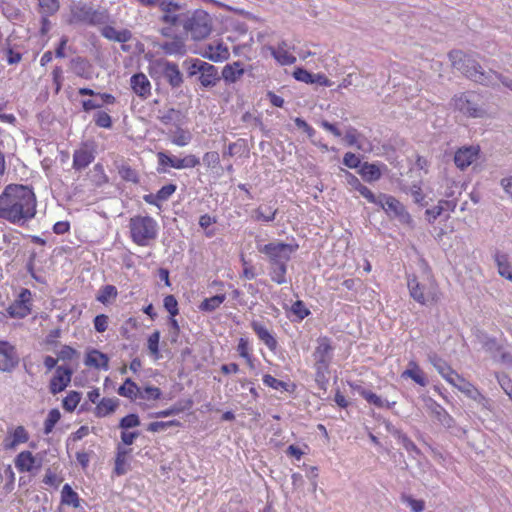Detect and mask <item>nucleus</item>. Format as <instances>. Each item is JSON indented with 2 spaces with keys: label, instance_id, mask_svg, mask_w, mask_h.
Segmentation results:
<instances>
[{
  "label": "nucleus",
  "instance_id": "obj_1",
  "mask_svg": "<svg viewBox=\"0 0 512 512\" xmlns=\"http://www.w3.org/2000/svg\"><path fill=\"white\" fill-rule=\"evenodd\" d=\"M36 214V197L31 188L10 184L0 194V219L12 224L24 223Z\"/></svg>",
  "mask_w": 512,
  "mask_h": 512
},
{
  "label": "nucleus",
  "instance_id": "obj_2",
  "mask_svg": "<svg viewBox=\"0 0 512 512\" xmlns=\"http://www.w3.org/2000/svg\"><path fill=\"white\" fill-rule=\"evenodd\" d=\"M131 241L137 246H149L158 236L157 221L149 215H135L129 219Z\"/></svg>",
  "mask_w": 512,
  "mask_h": 512
},
{
  "label": "nucleus",
  "instance_id": "obj_3",
  "mask_svg": "<svg viewBox=\"0 0 512 512\" xmlns=\"http://www.w3.org/2000/svg\"><path fill=\"white\" fill-rule=\"evenodd\" d=\"M407 286L410 296L421 305L437 304L441 298V291L436 280L429 276L419 281L416 276H409Z\"/></svg>",
  "mask_w": 512,
  "mask_h": 512
},
{
  "label": "nucleus",
  "instance_id": "obj_4",
  "mask_svg": "<svg viewBox=\"0 0 512 512\" xmlns=\"http://www.w3.org/2000/svg\"><path fill=\"white\" fill-rule=\"evenodd\" d=\"M334 346L327 336H321L317 339V346L313 352L315 380L323 387L327 382L329 367L333 358Z\"/></svg>",
  "mask_w": 512,
  "mask_h": 512
},
{
  "label": "nucleus",
  "instance_id": "obj_5",
  "mask_svg": "<svg viewBox=\"0 0 512 512\" xmlns=\"http://www.w3.org/2000/svg\"><path fill=\"white\" fill-rule=\"evenodd\" d=\"M449 59L452 65L461 71L467 78L474 82L486 85L490 80V75L483 71L482 67L472 58L462 51L455 50L449 53Z\"/></svg>",
  "mask_w": 512,
  "mask_h": 512
},
{
  "label": "nucleus",
  "instance_id": "obj_6",
  "mask_svg": "<svg viewBox=\"0 0 512 512\" xmlns=\"http://www.w3.org/2000/svg\"><path fill=\"white\" fill-rule=\"evenodd\" d=\"M455 110L472 118H480L485 115L484 102L480 94L470 91L455 95L452 98Z\"/></svg>",
  "mask_w": 512,
  "mask_h": 512
},
{
  "label": "nucleus",
  "instance_id": "obj_7",
  "mask_svg": "<svg viewBox=\"0 0 512 512\" xmlns=\"http://www.w3.org/2000/svg\"><path fill=\"white\" fill-rule=\"evenodd\" d=\"M160 10L162 12L161 22L165 24L161 31L163 36L170 37L175 28L184 26L187 15L181 11V6L178 3L165 0L161 3Z\"/></svg>",
  "mask_w": 512,
  "mask_h": 512
},
{
  "label": "nucleus",
  "instance_id": "obj_8",
  "mask_svg": "<svg viewBox=\"0 0 512 512\" xmlns=\"http://www.w3.org/2000/svg\"><path fill=\"white\" fill-rule=\"evenodd\" d=\"M183 27L194 40H202L212 31V19L206 11L196 10L190 17H186Z\"/></svg>",
  "mask_w": 512,
  "mask_h": 512
},
{
  "label": "nucleus",
  "instance_id": "obj_9",
  "mask_svg": "<svg viewBox=\"0 0 512 512\" xmlns=\"http://www.w3.org/2000/svg\"><path fill=\"white\" fill-rule=\"evenodd\" d=\"M298 249L297 244L271 242L259 248V252L265 254L271 264L287 263L291 255Z\"/></svg>",
  "mask_w": 512,
  "mask_h": 512
},
{
  "label": "nucleus",
  "instance_id": "obj_10",
  "mask_svg": "<svg viewBox=\"0 0 512 512\" xmlns=\"http://www.w3.org/2000/svg\"><path fill=\"white\" fill-rule=\"evenodd\" d=\"M104 20L105 17L102 12L86 5H79L71 8L68 23L71 25L86 24L95 26L103 23Z\"/></svg>",
  "mask_w": 512,
  "mask_h": 512
},
{
  "label": "nucleus",
  "instance_id": "obj_11",
  "mask_svg": "<svg viewBox=\"0 0 512 512\" xmlns=\"http://www.w3.org/2000/svg\"><path fill=\"white\" fill-rule=\"evenodd\" d=\"M32 293L29 289L23 288L17 298L6 309L11 318L23 319L32 311Z\"/></svg>",
  "mask_w": 512,
  "mask_h": 512
},
{
  "label": "nucleus",
  "instance_id": "obj_12",
  "mask_svg": "<svg viewBox=\"0 0 512 512\" xmlns=\"http://www.w3.org/2000/svg\"><path fill=\"white\" fill-rule=\"evenodd\" d=\"M158 164L164 168L171 167L174 169L195 168L200 164L199 158L194 154H188L183 158L169 156L165 152L157 153Z\"/></svg>",
  "mask_w": 512,
  "mask_h": 512
},
{
  "label": "nucleus",
  "instance_id": "obj_13",
  "mask_svg": "<svg viewBox=\"0 0 512 512\" xmlns=\"http://www.w3.org/2000/svg\"><path fill=\"white\" fill-rule=\"evenodd\" d=\"M95 159V145L93 142H83L73 153L72 167L81 171L88 167Z\"/></svg>",
  "mask_w": 512,
  "mask_h": 512
},
{
  "label": "nucleus",
  "instance_id": "obj_14",
  "mask_svg": "<svg viewBox=\"0 0 512 512\" xmlns=\"http://www.w3.org/2000/svg\"><path fill=\"white\" fill-rule=\"evenodd\" d=\"M73 370L66 366H57L55 373L49 382V391L56 395L64 391L70 384Z\"/></svg>",
  "mask_w": 512,
  "mask_h": 512
},
{
  "label": "nucleus",
  "instance_id": "obj_15",
  "mask_svg": "<svg viewBox=\"0 0 512 512\" xmlns=\"http://www.w3.org/2000/svg\"><path fill=\"white\" fill-rule=\"evenodd\" d=\"M14 465L19 473H33L41 468L42 461L31 451L24 450L16 455Z\"/></svg>",
  "mask_w": 512,
  "mask_h": 512
},
{
  "label": "nucleus",
  "instance_id": "obj_16",
  "mask_svg": "<svg viewBox=\"0 0 512 512\" xmlns=\"http://www.w3.org/2000/svg\"><path fill=\"white\" fill-rule=\"evenodd\" d=\"M19 363V356L14 345L0 341V371L10 372Z\"/></svg>",
  "mask_w": 512,
  "mask_h": 512
},
{
  "label": "nucleus",
  "instance_id": "obj_17",
  "mask_svg": "<svg viewBox=\"0 0 512 512\" xmlns=\"http://www.w3.org/2000/svg\"><path fill=\"white\" fill-rule=\"evenodd\" d=\"M30 435L27 429L22 426L8 428L7 435L4 438L3 446L6 450H13L21 444L29 441Z\"/></svg>",
  "mask_w": 512,
  "mask_h": 512
},
{
  "label": "nucleus",
  "instance_id": "obj_18",
  "mask_svg": "<svg viewBox=\"0 0 512 512\" xmlns=\"http://www.w3.org/2000/svg\"><path fill=\"white\" fill-rule=\"evenodd\" d=\"M430 361L438 373L453 387H456L460 380H462L463 376L452 369V367L443 359L433 356L430 358Z\"/></svg>",
  "mask_w": 512,
  "mask_h": 512
},
{
  "label": "nucleus",
  "instance_id": "obj_19",
  "mask_svg": "<svg viewBox=\"0 0 512 512\" xmlns=\"http://www.w3.org/2000/svg\"><path fill=\"white\" fill-rule=\"evenodd\" d=\"M456 207H457V200H455V199L440 200L437 203V205H435L434 207L426 209V211H425L426 220L430 224H433L438 217L444 215L445 213H447L445 215V217L448 218L449 214L451 212H454Z\"/></svg>",
  "mask_w": 512,
  "mask_h": 512
},
{
  "label": "nucleus",
  "instance_id": "obj_20",
  "mask_svg": "<svg viewBox=\"0 0 512 512\" xmlns=\"http://www.w3.org/2000/svg\"><path fill=\"white\" fill-rule=\"evenodd\" d=\"M380 207L386 212V213H392L394 216L397 217H407L408 219H411L409 213L406 211L404 205L395 197L391 195H385L381 194L379 196V203Z\"/></svg>",
  "mask_w": 512,
  "mask_h": 512
},
{
  "label": "nucleus",
  "instance_id": "obj_21",
  "mask_svg": "<svg viewBox=\"0 0 512 512\" xmlns=\"http://www.w3.org/2000/svg\"><path fill=\"white\" fill-rule=\"evenodd\" d=\"M236 352L240 358L245 361L249 370L256 369L257 358L254 355V350L251 341L247 337H240L236 346Z\"/></svg>",
  "mask_w": 512,
  "mask_h": 512
},
{
  "label": "nucleus",
  "instance_id": "obj_22",
  "mask_svg": "<svg viewBox=\"0 0 512 512\" xmlns=\"http://www.w3.org/2000/svg\"><path fill=\"white\" fill-rule=\"evenodd\" d=\"M202 56L213 62H223L229 58L230 52L223 42L214 41L205 47Z\"/></svg>",
  "mask_w": 512,
  "mask_h": 512
},
{
  "label": "nucleus",
  "instance_id": "obj_23",
  "mask_svg": "<svg viewBox=\"0 0 512 512\" xmlns=\"http://www.w3.org/2000/svg\"><path fill=\"white\" fill-rule=\"evenodd\" d=\"M130 86L133 92L142 99H147L151 96V83L142 72L136 73L131 77Z\"/></svg>",
  "mask_w": 512,
  "mask_h": 512
},
{
  "label": "nucleus",
  "instance_id": "obj_24",
  "mask_svg": "<svg viewBox=\"0 0 512 512\" xmlns=\"http://www.w3.org/2000/svg\"><path fill=\"white\" fill-rule=\"evenodd\" d=\"M479 147H462L459 148L454 155L455 165L460 169L470 166L478 157Z\"/></svg>",
  "mask_w": 512,
  "mask_h": 512
},
{
  "label": "nucleus",
  "instance_id": "obj_25",
  "mask_svg": "<svg viewBox=\"0 0 512 512\" xmlns=\"http://www.w3.org/2000/svg\"><path fill=\"white\" fill-rule=\"evenodd\" d=\"M250 325L258 339L262 341L270 351L275 352L278 347V341L267 327L256 320L252 321Z\"/></svg>",
  "mask_w": 512,
  "mask_h": 512
},
{
  "label": "nucleus",
  "instance_id": "obj_26",
  "mask_svg": "<svg viewBox=\"0 0 512 512\" xmlns=\"http://www.w3.org/2000/svg\"><path fill=\"white\" fill-rule=\"evenodd\" d=\"M162 391L160 388L152 385L140 387L137 399L139 404L146 408L153 407L154 402L162 398Z\"/></svg>",
  "mask_w": 512,
  "mask_h": 512
},
{
  "label": "nucleus",
  "instance_id": "obj_27",
  "mask_svg": "<svg viewBox=\"0 0 512 512\" xmlns=\"http://www.w3.org/2000/svg\"><path fill=\"white\" fill-rule=\"evenodd\" d=\"M199 81L204 87H212L220 80L217 68L209 63H198Z\"/></svg>",
  "mask_w": 512,
  "mask_h": 512
},
{
  "label": "nucleus",
  "instance_id": "obj_28",
  "mask_svg": "<svg viewBox=\"0 0 512 512\" xmlns=\"http://www.w3.org/2000/svg\"><path fill=\"white\" fill-rule=\"evenodd\" d=\"M132 453L131 448H126L121 444L117 445L116 448V456H115V465H114V473L118 476L124 475L129 470V459Z\"/></svg>",
  "mask_w": 512,
  "mask_h": 512
},
{
  "label": "nucleus",
  "instance_id": "obj_29",
  "mask_svg": "<svg viewBox=\"0 0 512 512\" xmlns=\"http://www.w3.org/2000/svg\"><path fill=\"white\" fill-rule=\"evenodd\" d=\"M272 56L282 66L292 65L296 62V57L290 52L286 42H281L277 47H270Z\"/></svg>",
  "mask_w": 512,
  "mask_h": 512
},
{
  "label": "nucleus",
  "instance_id": "obj_30",
  "mask_svg": "<svg viewBox=\"0 0 512 512\" xmlns=\"http://www.w3.org/2000/svg\"><path fill=\"white\" fill-rule=\"evenodd\" d=\"M84 363L88 367L108 370L109 357L97 349H91L86 353Z\"/></svg>",
  "mask_w": 512,
  "mask_h": 512
},
{
  "label": "nucleus",
  "instance_id": "obj_31",
  "mask_svg": "<svg viewBox=\"0 0 512 512\" xmlns=\"http://www.w3.org/2000/svg\"><path fill=\"white\" fill-rule=\"evenodd\" d=\"M159 64L163 68V74L168 83L172 87H179L183 82V78L178 65L168 61H161Z\"/></svg>",
  "mask_w": 512,
  "mask_h": 512
},
{
  "label": "nucleus",
  "instance_id": "obj_32",
  "mask_svg": "<svg viewBox=\"0 0 512 512\" xmlns=\"http://www.w3.org/2000/svg\"><path fill=\"white\" fill-rule=\"evenodd\" d=\"M401 377L402 378H410L416 384L423 386V387L426 386L428 383L424 371L420 368L418 363L414 360H411L408 363V368L402 372Z\"/></svg>",
  "mask_w": 512,
  "mask_h": 512
},
{
  "label": "nucleus",
  "instance_id": "obj_33",
  "mask_svg": "<svg viewBox=\"0 0 512 512\" xmlns=\"http://www.w3.org/2000/svg\"><path fill=\"white\" fill-rule=\"evenodd\" d=\"M101 34L106 39L119 43H126L132 38V33L128 29L117 30L110 25L103 27Z\"/></svg>",
  "mask_w": 512,
  "mask_h": 512
},
{
  "label": "nucleus",
  "instance_id": "obj_34",
  "mask_svg": "<svg viewBox=\"0 0 512 512\" xmlns=\"http://www.w3.org/2000/svg\"><path fill=\"white\" fill-rule=\"evenodd\" d=\"M119 405L118 399L102 398L94 409V414L98 418H103L114 413Z\"/></svg>",
  "mask_w": 512,
  "mask_h": 512
},
{
  "label": "nucleus",
  "instance_id": "obj_35",
  "mask_svg": "<svg viewBox=\"0 0 512 512\" xmlns=\"http://www.w3.org/2000/svg\"><path fill=\"white\" fill-rule=\"evenodd\" d=\"M244 74V69L239 61L227 64L222 70V78L228 83H235Z\"/></svg>",
  "mask_w": 512,
  "mask_h": 512
},
{
  "label": "nucleus",
  "instance_id": "obj_36",
  "mask_svg": "<svg viewBox=\"0 0 512 512\" xmlns=\"http://www.w3.org/2000/svg\"><path fill=\"white\" fill-rule=\"evenodd\" d=\"M191 406H192V401L188 400L186 402V405L174 404V405L170 406L167 409L150 413L148 415V417L149 418H166V417H169V416L178 415V414L184 412L185 410L191 408Z\"/></svg>",
  "mask_w": 512,
  "mask_h": 512
},
{
  "label": "nucleus",
  "instance_id": "obj_37",
  "mask_svg": "<svg viewBox=\"0 0 512 512\" xmlns=\"http://www.w3.org/2000/svg\"><path fill=\"white\" fill-rule=\"evenodd\" d=\"M359 174L367 182H374L381 178V169L377 164L365 162L362 164Z\"/></svg>",
  "mask_w": 512,
  "mask_h": 512
},
{
  "label": "nucleus",
  "instance_id": "obj_38",
  "mask_svg": "<svg viewBox=\"0 0 512 512\" xmlns=\"http://www.w3.org/2000/svg\"><path fill=\"white\" fill-rule=\"evenodd\" d=\"M72 64L77 76L84 79H90L92 77V65L87 59L77 57L72 61Z\"/></svg>",
  "mask_w": 512,
  "mask_h": 512
},
{
  "label": "nucleus",
  "instance_id": "obj_39",
  "mask_svg": "<svg viewBox=\"0 0 512 512\" xmlns=\"http://www.w3.org/2000/svg\"><path fill=\"white\" fill-rule=\"evenodd\" d=\"M495 262L497 264L498 273L508 279L512 280V268L508 260V255L497 252L494 256Z\"/></svg>",
  "mask_w": 512,
  "mask_h": 512
},
{
  "label": "nucleus",
  "instance_id": "obj_40",
  "mask_svg": "<svg viewBox=\"0 0 512 512\" xmlns=\"http://www.w3.org/2000/svg\"><path fill=\"white\" fill-rule=\"evenodd\" d=\"M226 294H217L215 296L205 298L199 305L202 312H213L218 309L226 300Z\"/></svg>",
  "mask_w": 512,
  "mask_h": 512
},
{
  "label": "nucleus",
  "instance_id": "obj_41",
  "mask_svg": "<svg viewBox=\"0 0 512 512\" xmlns=\"http://www.w3.org/2000/svg\"><path fill=\"white\" fill-rule=\"evenodd\" d=\"M162 49L166 54L183 56L186 53V45L181 38H174L162 45Z\"/></svg>",
  "mask_w": 512,
  "mask_h": 512
},
{
  "label": "nucleus",
  "instance_id": "obj_42",
  "mask_svg": "<svg viewBox=\"0 0 512 512\" xmlns=\"http://www.w3.org/2000/svg\"><path fill=\"white\" fill-rule=\"evenodd\" d=\"M140 387L130 378L118 388V394L130 400H137Z\"/></svg>",
  "mask_w": 512,
  "mask_h": 512
},
{
  "label": "nucleus",
  "instance_id": "obj_43",
  "mask_svg": "<svg viewBox=\"0 0 512 512\" xmlns=\"http://www.w3.org/2000/svg\"><path fill=\"white\" fill-rule=\"evenodd\" d=\"M61 503L72 506L73 508L80 507V498L69 484H65L62 488Z\"/></svg>",
  "mask_w": 512,
  "mask_h": 512
},
{
  "label": "nucleus",
  "instance_id": "obj_44",
  "mask_svg": "<svg viewBox=\"0 0 512 512\" xmlns=\"http://www.w3.org/2000/svg\"><path fill=\"white\" fill-rule=\"evenodd\" d=\"M351 388L356 390L368 403L373 404L378 408H382L385 406V402L381 399L380 396L375 394L370 390H366L359 385L350 384Z\"/></svg>",
  "mask_w": 512,
  "mask_h": 512
},
{
  "label": "nucleus",
  "instance_id": "obj_45",
  "mask_svg": "<svg viewBox=\"0 0 512 512\" xmlns=\"http://www.w3.org/2000/svg\"><path fill=\"white\" fill-rule=\"evenodd\" d=\"M277 209L270 206H259L253 212L256 221L271 222L275 219Z\"/></svg>",
  "mask_w": 512,
  "mask_h": 512
},
{
  "label": "nucleus",
  "instance_id": "obj_46",
  "mask_svg": "<svg viewBox=\"0 0 512 512\" xmlns=\"http://www.w3.org/2000/svg\"><path fill=\"white\" fill-rule=\"evenodd\" d=\"M81 393L78 391H69L62 401L63 409L66 412H73L81 401Z\"/></svg>",
  "mask_w": 512,
  "mask_h": 512
},
{
  "label": "nucleus",
  "instance_id": "obj_47",
  "mask_svg": "<svg viewBox=\"0 0 512 512\" xmlns=\"http://www.w3.org/2000/svg\"><path fill=\"white\" fill-rule=\"evenodd\" d=\"M182 424L179 420L172 419L168 421H153L147 425V431L151 433H158L170 427H180Z\"/></svg>",
  "mask_w": 512,
  "mask_h": 512
},
{
  "label": "nucleus",
  "instance_id": "obj_48",
  "mask_svg": "<svg viewBox=\"0 0 512 512\" xmlns=\"http://www.w3.org/2000/svg\"><path fill=\"white\" fill-rule=\"evenodd\" d=\"M272 266L270 271L271 280L277 284L286 283L287 263L281 262L279 264H272Z\"/></svg>",
  "mask_w": 512,
  "mask_h": 512
},
{
  "label": "nucleus",
  "instance_id": "obj_49",
  "mask_svg": "<svg viewBox=\"0 0 512 512\" xmlns=\"http://www.w3.org/2000/svg\"><path fill=\"white\" fill-rule=\"evenodd\" d=\"M355 189L369 202L373 204L379 203V197H376L375 194L365 185L361 184L357 177L350 174Z\"/></svg>",
  "mask_w": 512,
  "mask_h": 512
},
{
  "label": "nucleus",
  "instance_id": "obj_50",
  "mask_svg": "<svg viewBox=\"0 0 512 512\" xmlns=\"http://www.w3.org/2000/svg\"><path fill=\"white\" fill-rule=\"evenodd\" d=\"M117 295L118 291L114 285H105L100 289L96 299L102 304H107L116 299Z\"/></svg>",
  "mask_w": 512,
  "mask_h": 512
},
{
  "label": "nucleus",
  "instance_id": "obj_51",
  "mask_svg": "<svg viewBox=\"0 0 512 512\" xmlns=\"http://www.w3.org/2000/svg\"><path fill=\"white\" fill-rule=\"evenodd\" d=\"M455 388L458 389L471 400L476 398L480 392V390L474 384L467 381L464 377L462 378V380H460V382L457 384Z\"/></svg>",
  "mask_w": 512,
  "mask_h": 512
},
{
  "label": "nucleus",
  "instance_id": "obj_52",
  "mask_svg": "<svg viewBox=\"0 0 512 512\" xmlns=\"http://www.w3.org/2000/svg\"><path fill=\"white\" fill-rule=\"evenodd\" d=\"M60 419V411L57 408L51 409L48 412V415L44 421V434L49 435L53 431L55 425L59 422Z\"/></svg>",
  "mask_w": 512,
  "mask_h": 512
},
{
  "label": "nucleus",
  "instance_id": "obj_53",
  "mask_svg": "<svg viewBox=\"0 0 512 512\" xmlns=\"http://www.w3.org/2000/svg\"><path fill=\"white\" fill-rule=\"evenodd\" d=\"M159 342H160V332L155 330L151 333L147 339V348L151 356L155 359H159L161 357L159 350Z\"/></svg>",
  "mask_w": 512,
  "mask_h": 512
},
{
  "label": "nucleus",
  "instance_id": "obj_54",
  "mask_svg": "<svg viewBox=\"0 0 512 512\" xmlns=\"http://www.w3.org/2000/svg\"><path fill=\"white\" fill-rule=\"evenodd\" d=\"M140 423L141 421L139 416L135 413H130L120 419L118 427L121 430H130L133 428H137L140 425Z\"/></svg>",
  "mask_w": 512,
  "mask_h": 512
},
{
  "label": "nucleus",
  "instance_id": "obj_55",
  "mask_svg": "<svg viewBox=\"0 0 512 512\" xmlns=\"http://www.w3.org/2000/svg\"><path fill=\"white\" fill-rule=\"evenodd\" d=\"M191 138H192L191 134L188 131H186L182 128H178L175 131V133L171 139V142L176 146L184 147L190 143Z\"/></svg>",
  "mask_w": 512,
  "mask_h": 512
},
{
  "label": "nucleus",
  "instance_id": "obj_56",
  "mask_svg": "<svg viewBox=\"0 0 512 512\" xmlns=\"http://www.w3.org/2000/svg\"><path fill=\"white\" fill-rule=\"evenodd\" d=\"M118 173L120 177L127 181L132 183H138L139 182V176L135 169H133L129 165H122L118 168Z\"/></svg>",
  "mask_w": 512,
  "mask_h": 512
},
{
  "label": "nucleus",
  "instance_id": "obj_57",
  "mask_svg": "<svg viewBox=\"0 0 512 512\" xmlns=\"http://www.w3.org/2000/svg\"><path fill=\"white\" fill-rule=\"evenodd\" d=\"M78 93L80 95L99 96L105 104L113 105L116 103V98L110 93H98L90 88H79Z\"/></svg>",
  "mask_w": 512,
  "mask_h": 512
},
{
  "label": "nucleus",
  "instance_id": "obj_58",
  "mask_svg": "<svg viewBox=\"0 0 512 512\" xmlns=\"http://www.w3.org/2000/svg\"><path fill=\"white\" fill-rule=\"evenodd\" d=\"M163 306L170 316H177L179 314L178 301L174 295H166L163 299Z\"/></svg>",
  "mask_w": 512,
  "mask_h": 512
},
{
  "label": "nucleus",
  "instance_id": "obj_59",
  "mask_svg": "<svg viewBox=\"0 0 512 512\" xmlns=\"http://www.w3.org/2000/svg\"><path fill=\"white\" fill-rule=\"evenodd\" d=\"M246 150V142L244 139H238L236 142L230 143L227 150L224 152V157H233L237 154H241Z\"/></svg>",
  "mask_w": 512,
  "mask_h": 512
},
{
  "label": "nucleus",
  "instance_id": "obj_60",
  "mask_svg": "<svg viewBox=\"0 0 512 512\" xmlns=\"http://www.w3.org/2000/svg\"><path fill=\"white\" fill-rule=\"evenodd\" d=\"M94 122L96 126L106 129H110L113 124L111 116L105 111H98L95 113Z\"/></svg>",
  "mask_w": 512,
  "mask_h": 512
},
{
  "label": "nucleus",
  "instance_id": "obj_61",
  "mask_svg": "<svg viewBox=\"0 0 512 512\" xmlns=\"http://www.w3.org/2000/svg\"><path fill=\"white\" fill-rule=\"evenodd\" d=\"M203 163L209 169H214L220 165V155L217 151H209L203 155Z\"/></svg>",
  "mask_w": 512,
  "mask_h": 512
},
{
  "label": "nucleus",
  "instance_id": "obj_62",
  "mask_svg": "<svg viewBox=\"0 0 512 512\" xmlns=\"http://www.w3.org/2000/svg\"><path fill=\"white\" fill-rule=\"evenodd\" d=\"M264 385L274 389V390H287L288 384L281 380L276 379L270 374H265L262 378Z\"/></svg>",
  "mask_w": 512,
  "mask_h": 512
},
{
  "label": "nucleus",
  "instance_id": "obj_63",
  "mask_svg": "<svg viewBox=\"0 0 512 512\" xmlns=\"http://www.w3.org/2000/svg\"><path fill=\"white\" fill-rule=\"evenodd\" d=\"M292 313L297 316L299 320H303L310 314V310L306 307L302 300H297L292 304Z\"/></svg>",
  "mask_w": 512,
  "mask_h": 512
},
{
  "label": "nucleus",
  "instance_id": "obj_64",
  "mask_svg": "<svg viewBox=\"0 0 512 512\" xmlns=\"http://www.w3.org/2000/svg\"><path fill=\"white\" fill-rule=\"evenodd\" d=\"M177 186L173 183L164 185L157 191V198L160 202L168 200L176 191Z\"/></svg>",
  "mask_w": 512,
  "mask_h": 512
}]
</instances>
